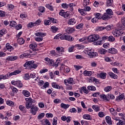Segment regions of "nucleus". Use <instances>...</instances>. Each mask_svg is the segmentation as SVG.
Masks as SVG:
<instances>
[{"mask_svg":"<svg viewBox=\"0 0 125 125\" xmlns=\"http://www.w3.org/2000/svg\"><path fill=\"white\" fill-rule=\"evenodd\" d=\"M12 84H13V85H16L18 87L21 88L22 86H23V84H22V83H21V81H12L11 82Z\"/></svg>","mask_w":125,"mask_h":125,"instance_id":"20e7f679","label":"nucleus"},{"mask_svg":"<svg viewBox=\"0 0 125 125\" xmlns=\"http://www.w3.org/2000/svg\"><path fill=\"white\" fill-rule=\"evenodd\" d=\"M100 96L101 98H102V99H103L104 100H105V101H110V99L109 98V97L108 96V95H107L106 96V95L102 94V95H100Z\"/></svg>","mask_w":125,"mask_h":125,"instance_id":"ddd939ff","label":"nucleus"},{"mask_svg":"<svg viewBox=\"0 0 125 125\" xmlns=\"http://www.w3.org/2000/svg\"><path fill=\"white\" fill-rule=\"evenodd\" d=\"M6 47L9 51L14 50V48H13V47L10 45V44H9V43H8L6 44Z\"/></svg>","mask_w":125,"mask_h":125,"instance_id":"a211bd4d","label":"nucleus"},{"mask_svg":"<svg viewBox=\"0 0 125 125\" xmlns=\"http://www.w3.org/2000/svg\"><path fill=\"white\" fill-rule=\"evenodd\" d=\"M30 109V113H31L32 115H35L38 111V107L36 106L35 104L31 105V108Z\"/></svg>","mask_w":125,"mask_h":125,"instance_id":"39448f33","label":"nucleus"},{"mask_svg":"<svg viewBox=\"0 0 125 125\" xmlns=\"http://www.w3.org/2000/svg\"><path fill=\"white\" fill-rule=\"evenodd\" d=\"M18 57L17 56H11L8 57L6 59L7 61H15V60H17Z\"/></svg>","mask_w":125,"mask_h":125,"instance_id":"9b49d317","label":"nucleus"},{"mask_svg":"<svg viewBox=\"0 0 125 125\" xmlns=\"http://www.w3.org/2000/svg\"><path fill=\"white\" fill-rule=\"evenodd\" d=\"M69 106H70L69 104H66L63 103H62L61 104V107L63 109H67L69 108Z\"/></svg>","mask_w":125,"mask_h":125,"instance_id":"72a5a7b5","label":"nucleus"},{"mask_svg":"<svg viewBox=\"0 0 125 125\" xmlns=\"http://www.w3.org/2000/svg\"><path fill=\"white\" fill-rule=\"evenodd\" d=\"M106 14L109 16H111V15H113V11L111 9H107L106 11Z\"/></svg>","mask_w":125,"mask_h":125,"instance_id":"c85d7f7f","label":"nucleus"},{"mask_svg":"<svg viewBox=\"0 0 125 125\" xmlns=\"http://www.w3.org/2000/svg\"><path fill=\"white\" fill-rule=\"evenodd\" d=\"M88 4H89V0H84L83 5L86 6V5H88Z\"/></svg>","mask_w":125,"mask_h":125,"instance_id":"0e129e2a","label":"nucleus"},{"mask_svg":"<svg viewBox=\"0 0 125 125\" xmlns=\"http://www.w3.org/2000/svg\"><path fill=\"white\" fill-rule=\"evenodd\" d=\"M25 101L26 102H28V103H35V101L34 100L32 99V98H26Z\"/></svg>","mask_w":125,"mask_h":125,"instance_id":"2f4dec72","label":"nucleus"},{"mask_svg":"<svg viewBox=\"0 0 125 125\" xmlns=\"http://www.w3.org/2000/svg\"><path fill=\"white\" fill-rule=\"evenodd\" d=\"M108 52L111 53V54H116L118 52V51L114 48H111L108 49Z\"/></svg>","mask_w":125,"mask_h":125,"instance_id":"dca6fc26","label":"nucleus"},{"mask_svg":"<svg viewBox=\"0 0 125 125\" xmlns=\"http://www.w3.org/2000/svg\"><path fill=\"white\" fill-rule=\"evenodd\" d=\"M51 23H50V20H45L44 21V25H45V26H47L48 25H50Z\"/></svg>","mask_w":125,"mask_h":125,"instance_id":"79ce46f5","label":"nucleus"},{"mask_svg":"<svg viewBox=\"0 0 125 125\" xmlns=\"http://www.w3.org/2000/svg\"><path fill=\"white\" fill-rule=\"evenodd\" d=\"M32 105H30V103H28V102H26L25 103V107L26 109H30V108H32Z\"/></svg>","mask_w":125,"mask_h":125,"instance_id":"37998d69","label":"nucleus"},{"mask_svg":"<svg viewBox=\"0 0 125 125\" xmlns=\"http://www.w3.org/2000/svg\"><path fill=\"white\" fill-rule=\"evenodd\" d=\"M16 30H20V29H22V25L21 24H18L16 25L15 26Z\"/></svg>","mask_w":125,"mask_h":125,"instance_id":"e2e57ef3","label":"nucleus"},{"mask_svg":"<svg viewBox=\"0 0 125 125\" xmlns=\"http://www.w3.org/2000/svg\"><path fill=\"white\" fill-rule=\"evenodd\" d=\"M91 8L89 6H84L83 8L84 11H90Z\"/></svg>","mask_w":125,"mask_h":125,"instance_id":"603ef678","label":"nucleus"},{"mask_svg":"<svg viewBox=\"0 0 125 125\" xmlns=\"http://www.w3.org/2000/svg\"><path fill=\"white\" fill-rule=\"evenodd\" d=\"M52 87H54V88H57V89H60V88H61V87L56 84V83H52Z\"/></svg>","mask_w":125,"mask_h":125,"instance_id":"a878e982","label":"nucleus"},{"mask_svg":"<svg viewBox=\"0 0 125 125\" xmlns=\"http://www.w3.org/2000/svg\"><path fill=\"white\" fill-rule=\"evenodd\" d=\"M76 20L75 19H70L68 22V25H75L76 24Z\"/></svg>","mask_w":125,"mask_h":125,"instance_id":"f3484780","label":"nucleus"},{"mask_svg":"<svg viewBox=\"0 0 125 125\" xmlns=\"http://www.w3.org/2000/svg\"><path fill=\"white\" fill-rule=\"evenodd\" d=\"M36 26V23H33V22H30L29 23H28V24L27 25V26L28 28H32L34 26Z\"/></svg>","mask_w":125,"mask_h":125,"instance_id":"09e8293b","label":"nucleus"},{"mask_svg":"<svg viewBox=\"0 0 125 125\" xmlns=\"http://www.w3.org/2000/svg\"><path fill=\"white\" fill-rule=\"evenodd\" d=\"M109 42H114L115 41V38L114 37L111 36L108 37V40Z\"/></svg>","mask_w":125,"mask_h":125,"instance_id":"680f3d73","label":"nucleus"},{"mask_svg":"<svg viewBox=\"0 0 125 125\" xmlns=\"http://www.w3.org/2000/svg\"><path fill=\"white\" fill-rule=\"evenodd\" d=\"M0 17H4L5 16V12L2 11H0Z\"/></svg>","mask_w":125,"mask_h":125,"instance_id":"338daca9","label":"nucleus"},{"mask_svg":"<svg viewBox=\"0 0 125 125\" xmlns=\"http://www.w3.org/2000/svg\"><path fill=\"white\" fill-rule=\"evenodd\" d=\"M99 52L100 53V54H105V53H107V50L104 49H101L99 51Z\"/></svg>","mask_w":125,"mask_h":125,"instance_id":"f704fd0d","label":"nucleus"},{"mask_svg":"<svg viewBox=\"0 0 125 125\" xmlns=\"http://www.w3.org/2000/svg\"><path fill=\"white\" fill-rule=\"evenodd\" d=\"M100 77L101 79H106V73H102L100 74Z\"/></svg>","mask_w":125,"mask_h":125,"instance_id":"a18cd8bd","label":"nucleus"},{"mask_svg":"<svg viewBox=\"0 0 125 125\" xmlns=\"http://www.w3.org/2000/svg\"><path fill=\"white\" fill-rule=\"evenodd\" d=\"M75 83V81H74L72 78H69L67 80H64V84H67V83H68V84H74L75 83Z\"/></svg>","mask_w":125,"mask_h":125,"instance_id":"423d86ee","label":"nucleus"},{"mask_svg":"<svg viewBox=\"0 0 125 125\" xmlns=\"http://www.w3.org/2000/svg\"><path fill=\"white\" fill-rule=\"evenodd\" d=\"M113 0H106V6H112L113 5Z\"/></svg>","mask_w":125,"mask_h":125,"instance_id":"bb28decb","label":"nucleus"},{"mask_svg":"<svg viewBox=\"0 0 125 125\" xmlns=\"http://www.w3.org/2000/svg\"><path fill=\"white\" fill-rule=\"evenodd\" d=\"M111 89H112V86H107V87L104 88V91H105V92H108V91H110Z\"/></svg>","mask_w":125,"mask_h":125,"instance_id":"a19ab883","label":"nucleus"},{"mask_svg":"<svg viewBox=\"0 0 125 125\" xmlns=\"http://www.w3.org/2000/svg\"><path fill=\"white\" fill-rule=\"evenodd\" d=\"M44 122L46 125H50V122H49V120L48 119H45Z\"/></svg>","mask_w":125,"mask_h":125,"instance_id":"774afa93","label":"nucleus"},{"mask_svg":"<svg viewBox=\"0 0 125 125\" xmlns=\"http://www.w3.org/2000/svg\"><path fill=\"white\" fill-rule=\"evenodd\" d=\"M29 47L33 50H34L35 51H37V44L35 43L31 44L29 45Z\"/></svg>","mask_w":125,"mask_h":125,"instance_id":"6ab92c4d","label":"nucleus"},{"mask_svg":"<svg viewBox=\"0 0 125 125\" xmlns=\"http://www.w3.org/2000/svg\"><path fill=\"white\" fill-rule=\"evenodd\" d=\"M38 67V64H32L31 66H30L29 68L31 69H36V68Z\"/></svg>","mask_w":125,"mask_h":125,"instance_id":"6e6d98bb","label":"nucleus"},{"mask_svg":"<svg viewBox=\"0 0 125 125\" xmlns=\"http://www.w3.org/2000/svg\"><path fill=\"white\" fill-rule=\"evenodd\" d=\"M44 115L45 114L44 113H42L39 114L38 116V120H42V119L44 117Z\"/></svg>","mask_w":125,"mask_h":125,"instance_id":"49530a36","label":"nucleus"},{"mask_svg":"<svg viewBox=\"0 0 125 125\" xmlns=\"http://www.w3.org/2000/svg\"><path fill=\"white\" fill-rule=\"evenodd\" d=\"M64 18H65L66 19H69L71 17V14L70 13V12H65L64 13Z\"/></svg>","mask_w":125,"mask_h":125,"instance_id":"aec40b11","label":"nucleus"},{"mask_svg":"<svg viewBox=\"0 0 125 125\" xmlns=\"http://www.w3.org/2000/svg\"><path fill=\"white\" fill-rule=\"evenodd\" d=\"M83 75H84L85 76H88V77H90V76L92 75V72L86 70L83 72Z\"/></svg>","mask_w":125,"mask_h":125,"instance_id":"393cba45","label":"nucleus"},{"mask_svg":"<svg viewBox=\"0 0 125 125\" xmlns=\"http://www.w3.org/2000/svg\"><path fill=\"white\" fill-rule=\"evenodd\" d=\"M17 42H18L19 44L21 45L24 43L25 41H24V39H23V38H19L17 40Z\"/></svg>","mask_w":125,"mask_h":125,"instance_id":"cd10ccee","label":"nucleus"},{"mask_svg":"<svg viewBox=\"0 0 125 125\" xmlns=\"http://www.w3.org/2000/svg\"><path fill=\"white\" fill-rule=\"evenodd\" d=\"M112 34L114 37H120V35H123V33L118 30H115L112 31Z\"/></svg>","mask_w":125,"mask_h":125,"instance_id":"6e6552de","label":"nucleus"},{"mask_svg":"<svg viewBox=\"0 0 125 125\" xmlns=\"http://www.w3.org/2000/svg\"><path fill=\"white\" fill-rule=\"evenodd\" d=\"M78 11L81 13V15H84V10L83 9H79Z\"/></svg>","mask_w":125,"mask_h":125,"instance_id":"4d7b16f0","label":"nucleus"},{"mask_svg":"<svg viewBox=\"0 0 125 125\" xmlns=\"http://www.w3.org/2000/svg\"><path fill=\"white\" fill-rule=\"evenodd\" d=\"M19 109L21 111V112H23V113H26V110H25V106L21 105L19 106Z\"/></svg>","mask_w":125,"mask_h":125,"instance_id":"4c0bfd02","label":"nucleus"},{"mask_svg":"<svg viewBox=\"0 0 125 125\" xmlns=\"http://www.w3.org/2000/svg\"><path fill=\"white\" fill-rule=\"evenodd\" d=\"M95 17L97 18V19H98V20L102 19V16L100 13H97L95 15Z\"/></svg>","mask_w":125,"mask_h":125,"instance_id":"de8ad7c7","label":"nucleus"},{"mask_svg":"<svg viewBox=\"0 0 125 125\" xmlns=\"http://www.w3.org/2000/svg\"><path fill=\"white\" fill-rule=\"evenodd\" d=\"M83 27V24L80 23L76 26V29H82Z\"/></svg>","mask_w":125,"mask_h":125,"instance_id":"864d4df0","label":"nucleus"},{"mask_svg":"<svg viewBox=\"0 0 125 125\" xmlns=\"http://www.w3.org/2000/svg\"><path fill=\"white\" fill-rule=\"evenodd\" d=\"M35 62L34 61H30L27 62L24 65V67H28L29 66L30 68V66H32V64H34Z\"/></svg>","mask_w":125,"mask_h":125,"instance_id":"f8f14e48","label":"nucleus"},{"mask_svg":"<svg viewBox=\"0 0 125 125\" xmlns=\"http://www.w3.org/2000/svg\"><path fill=\"white\" fill-rule=\"evenodd\" d=\"M85 53L88 54L90 58H94V57H96L98 55L97 53L94 52L92 50L88 48L86 49Z\"/></svg>","mask_w":125,"mask_h":125,"instance_id":"f257e3e1","label":"nucleus"},{"mask_svg":"<svg viewBox=\"0 0 125 125\" xmlns=\"http://www.w3.org/2000/svg\"><path fill=\"white\" fill-rule=\"evenodd\" d=\"M87 89L89 90H91L92 91H95L96 90V88L95 86L91 85V86H88Z\"/></svg>","mask_w":125,"mask_h":125,"instance_id":"c756f323","label":"nucleus"},{"mask_svg":"<svg viewBox=\"0 0 125 125\" xmlns=\"http://www.w3.org/2000/svg\"><path fill=\"white\" fill-rule=\"evenodd\" d=\"M61 40H65L66 41H69V42H73L74 41V38L69 35H66V34H64L60 37Z\"/></svg>","mask_w":125,"mask_h":125,"instance_id":"7ed1b4c3","label":"nucleus"},{"mask_svg":"<svg viewBox=\"0 0 125 125\" xmlns=\"http://www.w3.org/2000/svg\"><path fill=\"white\" fill-rule=\"evenodd\" d=\"M22 94L25 97H29L30 96V92L28 91L27 90H24L22 91Z\"/></svg>","mask_w":125,"mask_h":125,"instance_id":"4be33fe9","label":"nucleus"},{"mask_svg":"<svg viewBox=\"0 0 125 125\" xmlns=\"http://www.w3.org/2000/svg\"><path fill=\"white\" fill-rule=\"evenodd\" d=\"M6 104H7L9 106H13L14 105L13 102L11 101H7L6 102Z\"/></svg>","mask_w":125,"mask_h":125,"instance_id":"3c124183","label":"nucleus"},{"mask_svg":"<svg viewBox=\"0 0 125 125\" xmlns=\"http://www.w3.org/2000/svg\"><path fill=\"white\" fill-rule=\"evenodd\" d=\"M98 40H99V35L96 34L90 35L87 38V41L89 42H94L98 41Z\"/></svg>","mask_w":125,"mask_h":125,"instance_id":"f03ea898","label":"nucleus"},{"mask_svg":"<svg viewBox=\"0 0 125 125\" xmlns=\"http://www.w3.org/2000/svg\"><path fill=\"white\" fill-rule=\"evenodd\" d=\"M124 97H125V94H122L116 99V101H121L124 99Z\"/></svg>","mask_w":125,"mask_h":125,"instance_id":"412c9836","label":"nucleus"},{"mask_svg":"<svg viewBox=\"0 0 125 125\" xmlns=\"http://www.w3.org/2000/svg\"><path fill=\"white\" fill-rule=\"evenodd\" d=\"M102 19H103V20H108V19H110V16L109 15H108V14L105 13L102 16Z\"/></svg>","mask_w":125,"mask_h":125,"instance_id":"4468645a","label":"nucleus"},{"mask_svg":"<svg viewBox=\"0 0 125 125\" xmlns=\"http://www.w3.org/2000/svg\"><path fill=\"white\" fill-rule=\"evenodd\" d=\"M75 47H77L78 49H83V48H84V46L82 44H77L75 46Z\"/></svg>","mask_w":125,"mask_h":125,"instance_id":"58836bf2","label":"nucleus"},{"mask_svg":"<svg viewBox=\"0 0 125 125\" xmlns=\"http://www.w3.org/2000/svg\"><path fill=\"white\" fill-rule=\"evenodd\" d=\"M92 108L94 110H95V111H99V107L96 105H93Z\"/></svg>","mask_w":125,"mask_h":125,"instance_id":"052dcab7","label":"nucleus"},{"mask_svg":"<svg viewBox=\"0 0 125 125\" xmlns=\"http://www.w3.org/2000/svg\"><path fill=\"white\" fill-rule=\"evenodd\" d=\"M16 25H17V23L14 21H10V26L11 27H16Z\"/></svg>","mask_w":125,"mask_h":125,"instance_id":"e433bc0d","label":"nucleus"},{"mask_svg":"<svg viewBox=\"0 0 125 125\" xmlns=\"http://www.w3.org/2000/svg\"><path fill=\"white\" fill-rule=\"evenodd\" d=\"M48 19H49V20H50V21H52V22L54 23H58V21L57 20H55L53 18L49 17H48Z\"/></svg>","mask_w":125,"mask_h":125,"instance_id":"473e14b6","label":"nucleus"},{"mask_svg":"<svg viewBox=\"0 0 125 125\" xmlns=\"http://www.w3.org/2000/svg\"><path fill=\"white\" fill-rule=\"evenodd\" d=\"M44 60V61H46V62H47L49 65H52V64H54V61L49 59V58H45Z\"/></svg>","mask_w":125,"mask_h":125,"instance_id":"9d476101","label":"nucleus"},{"mask_svg":"<svg viewBox=\"0 0 125 125\" xmlns=\"http://www.w3.org/2000/svg\"><path fill=\"white\" fill-rule=\"evenodd\" d=\"M108 75L110 76V77H111V78H112L113 79H117L118 77L117 75L113 73V72H109Z\"/></svg>","mask_w":125,"mask_h":125,"instance_id":"7c9ffc66","label":"nucleus"},{"mask_svg":"<svg viewBox=\"0 0 125 125\" xmlns=\"http://www.w3.org/2000/svg\"><path fill=\"white\" fill-rule=\"evenodd\" d=\"M51 29L52 30L53 33H56L58 30H59V28H58V27H56L55 26H53L51 27Z\"/></svg>","mask_w":125,"mask_h":125,"instance_id":"c9c22d12","label":"nucleus"},{"mask_svg":"<svg viewBox=\"0 0 125 125\" xmlns=\"http://www.w3.org/2000/svg\"><path fill=\"white\" fill-rule=\"evenodd\" d=\"M21 73V70H16L15 71L10 73H8L7 75H8V78H10V77H12V76H14L15 75H18V74H20Z\"/></svg>","mask_w":125,"mask_h":125,"instance_id":"0eeeda50","label":"nucleus"},{"mask_svg":"<svg viewBox=\"0 0 125 125\" xmlns=\"http://www.w3.org/2000/svg\"><path fill=\"white\" fill-rule=\"evenodd\" d=\"M36 36L37 37H45V36H46V33H42V32H38L37 33L35 34Z\"/></svg>","mask_w":125,"mask_h":125,"instance_id":"b1692460","label":"nucleus"},{"mask_svg":"<svg viewBox=\"0 0 125 125\" xmlns=\"http://www.w3.org/2000/svg\"><path fill=\"white\" fill-rule=\"evenodd\" d=\"M52 125H57V117L53 118Z\"/></svg>","mask_w":125,"mask_h":125,"instance_id":"5fc2aeb1","label":"nucleus"},{"mask_svg":"<svg viewBox=\"0 0 125 125\" xmlns=\"http://www.w3.org/2000/svg\"><path fill=\"white\" fill-rule=\"evenodd\" d=\"M84 120H88L89 121H91L92 120V117H91L89 114H84L83 116Z\"/></svg>","mask_w":125,"mask_h":125,"instance_id":"2eb2a0df","label":"nucleus"},{"mask_svg":"<svg viewBox=\"0 0 125 125\" xmlns=\"http://www.w3.org/2000/svg\"><path fill=\"white\" fill-rule=\"evenodd\" d=\"M91 81H92L93 82V83H97V84H99V80H98V79L94 78V77H93L91 78Z\"/></svg>","mask_w":125,"mask_h":125,"instance_id":"ea45409f","label":"nucleus"},{"mask_svg":"<svg viewBox=\"0 0 125 125\" xmlns=\"http://www.w3.org/2000/svg\"><path fill=\"white\" fill-rule=\"evenodd\" d=\"M24 80H29L30 79V75H29V74H25L24 75Z\"/></svg>","mask_w":125,"mask_h":125,"instance_id":"69168bd1","label":"nucleus"},{"mask_svg":"<svg viewBox=\"0 0 125 125\" xmlns=\"http://www.w3.org/2000/svg\"><path fill=\"white\" fill-rule=\"evenodd\" d=\"M66 31L69 33V34H71V33H73V32L75 31V30L73 28H68Z\"/></svg>","mask_w":125,"mask_h":125,"instance_id":"8fccbe9b","label":"nucleus"},{"mask_svg":"<svg viewBox=\"0 0 125 125\" xmlns=\"http://www.w3.org/2000/svg\"><path fill=\"white\" fill-rule=\"evenodd\" d=\"M105 121L107 123V124H108V125H112V121L111 120V117L109 116H106L105 117Z\"/></svg>","mask_w":125,"mask_h":125,"instance_id":"5701e85b","label":"nucleus"},{"mask_svg":"<svg viewBox=\"0 0 125 125\" xmlns=\"http://www.w3.org/2000/svg\"><path fill=\"white\" fill-rule=\"evenodd\" d=\"M1 78L2 80H6V79H9L8 75V74H6L5 75H1Z\"/></svg>","mask_w":125,"mask_h":125,"instance_id":"13d9d810","label":"nucleus"},{"mask_svg":"<svg viewBox=\"0 0 125 125\" xmlns=\"http://www.w3.org/2000/svg\"><path fill=\"white\" fill-rule=\"evenodd\" d=\"M82 90L84 92V93H86V94L88 93V90L86 89V87L83 86L82 87Z\"/></svg>","mask_w":125,"mask_h":125,"instance_id":"c03bdc74","label":"nucleus"},{"mask_svg":"<svg viewBox=\"0 0 125 125\" xmlns=\"http://www.w3.org/2000/svg\"><path fill=\"white\" fill-rule=\"evenodd\" d=\"M63 70V71L64 73H69L70 72V68L68 67V66H62L60 68V71L61 72H62Z\"/></svg>","mask_w":125,"mask_h":125,"instance_id":"1a4fd4ad","label":"nucleus"},{"mask_svg":"<svg viewBox=\"0 0 125 125\" xmlns=\"http://www.w3.org/2000/svg\"><path fill=\"white\" fill-rule=\"evenodd\" d=\"M125 125V120H124V121L122 120H119V123L117 124V125Z\"/></svg>","mask_w":125,"mask_h":125,"instance_id":"bf43d9fd","label":"nucleus"}]
</instances>
